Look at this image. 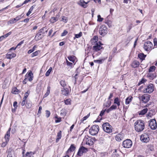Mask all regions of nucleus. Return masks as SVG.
<instances>
[{
  "label": "nucleus",
  "instance_id": "412c9836",
  "mask_svg": "<svg viewBox=\"0 0 157 157\" xmlns=\"http://www.w3.org/2000/svg\"><path fill=\"white\" fill-rule=\"evenodd\" d=\"M62 94L65 96H67L69 93V90L68 88H63L61 90Z\"/></svg>",
  "mask_w": 157,
  "mask_h": 157
},
{
  "label": "nucleus",
  "instance_id": "3c124183",
  "mask_svg": "<svg viewBox=\"0 0 157 157\" xmlns=\"http://www.w3.org/2000/svg\"><path fill=\"white\" fill-rule=\"evenodd\" d=\"M132 24H131L128 26L127 28V32H128L130 31V29L132 28Z\"/></svg>",
  "mask_w": 157,
  "mask_h": 157
},
{
  "label": "nucleus",
  "instance_id": "dca6fc26",
  "mask_svg": "<svg viewBox=\"0 0 157 157\" xmlns=\"http://www.w3.org/2000/svg\"><path fill=\"white\" fill-rule=\"evenodd\" d=\"M90 1H88L87 2H86L84 0H80L78 3V4L84 8H86L87 7L86 5L88 4Z\"/></svg>",
  "mask_w": 157,
  "mask_h": 157
},
{
  "label": "nucleus",
  "instance_id": "ddd939ff",
  "mask_svg": "<svg viewBox=\"0 0 157 157\" xmlns=\"http://www.w3.org/2000/svg\"><path fill=\"white\" fill-rule=\"evenodd\" d=\"M22 14L20 15H19L17 16L16 17L10 19V21L8 22V25L13 24L17 22V21L20 19L23 16H22Z\"/></svg>",
  "mask_w": 157,
  "mask_h": 157
},
{
  "label": "nucleus",
  "instance_id": "f03ea898",
  "mask_svg": "<svg viewBox=\"0 0 157 157\" xmlns=\"http://www.w3.org/2000/svg\"><path fill=\"white\" fill-rule=\"evenodd\" d=\"M102 127L103 130L106 133H109L112 132V127L108 123H104L102 125Z\"/></svg>",
  "mask_w": 157,
  "mask_h": 157
},
{
  "label": "nucleus",
  "instance_id": "f8f14e48",
  "mask_svg": "<svg viewBox=\"0 0 157 157\" xmlns=\"http://www.w3.org/2000/svg\"><path fill=\"white\" fill-rule=\"evenodd\" d=\"M150 96L148 94H144L141 96L140 99L143 102L147 103L150 100Z\"/></svg>",
  "mask_w": 157,
  "mask_h": 157
},
{
  "label": "nucleus",
  "instance_id": "4be33fe9",
  "mask_svg": "<svg viewBox=\"0 0 157 157\" xmlns=\"http://www.w3.org/2000/svg\"><path fill=\"white\" fill-rule=\"evenodd\" d=\"M59 17V14H57L55 17H52L50 20V22L52 23H55L58 20Z\"/></svg>",
  "mask_w": 157,
  "mask_h": 157
},
{
  "label": "nucleus",
  "instance_id": "7ed1b4c3",
  "mask_svg": "<svg viewBox=\"0 0 157 157\" xmlns=\"http://www.w3.org/2000/svg\"><path fill=\"white\" fill-rule=\"evenodd\" d=\"M99 131V127L98 125H93L89 129V133L92 135H95Z\"/></svg>",
  "mask_w": 157,
  "mask_h": 157
},
{
  "label": "nucleus",
  "instance_id": "6e6d98bb",
  "mask_svg": "<svg viewBox=\"0 0 157 157\" xmlns=\"http://www.w3.org/2000/svg\"><path fill=\"white\" fill-rule=\"evenodd\" d=\"M55 118H57V120L55 121L56 123L59 122L61 121V117L58 118L57 117H56Z\"/></svg>",
  "mask_w": 157,
  "mask_h": 157
},
{
  "label": "nucleus",
  "instance_id": "2eb2a0df",
  "mask_svg": "<svg viewBox=\"0 0 157 157\" xmlns=\"http://www.w3.org/2000/svg\"><path fill=\"white\" fill-rule=\"evenodd\" d=\"M87 151V149L82 146L80 147L78 150L77 153V155H78L81 156L82 155L83 153L86 152Z\"/></svg>",
  "mask_w": 157,
  "mask_h": 157
},
{
  "label": "nucleus",
  "instance_id": "680f3d73",
  "mask_svg": "<svg viewBox=\"0 0 157 157\" xmlns=\"http://www.w3.org/2000/svg\"><path fill=\"white\" fill-rule=\"evenodd\" d=\"M28 81V78H26L25 76V78L23 81V83L24 84H25L27 83V82Z\"/></svg>",
  "mask_w": 157,
  "mask_h": 157
},
{
  "label": "nucleus",
  "instance_id": "f3484780",
  "mask_svg": "<svg viewBox=\"0 0 157 157\" xmlns=\"http://www.w3.org/2000/svg\"><path fill=\"white\" fill-rule=\"evenodd\" d=\"M25 76L26 78H28V81L30 82L31 81L33 80V74L31 71L26 74Z\"/></svg>",
  "mask_w": 157,
  "mask_h": 157
},
{
  "label": "nucleus",
  "instance_id": "c9c22d12",
  "mask_svg": "<svg viewBox=\"0 0 157 157\" xmlns=\"http://www.w3.org/2000/svg\"><path fill=\"white\" fill-rule=\"evenodd\" d=\"M30 93V91L29 90H28L27 92L25 93V94L24 96L23 99H24V100H26V98L29 95Z\"/></svg>",
  "mask_w": 157,
  "mask_h": 157
},
{
  "label": "nucleus",
  "instance_id": "49530a36",
  "mask_svg": "<svg viewBox=\"0 0 157 157\" xmlns=\"http://www.w3.org/2000/svg\"><path fill=\"white\" fill-rule=\"evenodd\" d=\"M119 156V155L117 152V150H115V151L113 152V153L112 155L113 157H118Z\"/></svg>",
  "mask_w": 157,
  "mask_h": 157
},
{
  "label": "nucleus",
  "instance_id": "4d7b16f0",
  "mask_svg": "<svg viewBox=\"0 0 157 157\" xmlns=\"http://www.w3.org/2000/svg\"><path fill=\"white\" fill-rule=\"evenodd\" d=\"M90 113H89L87 115L84 117L82 119V121H84L86 120L90 116Z\"/></svg>",
  "mask_w": 157,
  "mask_h": 157
},
{
  "label": "nucleus",
  "instance_id": "a18cd8bd",
  "mask_svg": "<svg viewBox=\"0 0 157 157\" xmlns=\"http://www.w3.org/2000/svg\"><path fill=\"white\" fill-rule=\"evenodd\" d=\"M71 100L70 99H67L66 100L64 101V103L65 104L68 105L71 104Z\"/></svg>",
  "mask_w": 157,
  "mask_h": 157
},
{
  "label": "nucleus",
  "instance_id": "9d476101",
  "mask_svg": "<svg viewBox=\"0 0 157 157\" xmlns=\"http://www.w3.org/2000/svg\"><path fill=\"white\" fill-rule=\"evenodd\" d=\"M83 143L89 146L92 145L93 144V142L92 139L90 138L87 136H86L84 137L83 140Z\"/></svg>",
  "mask_w": 157,
  "mask_h": 157
},
{
  "label": "nucleus",
  "instance_id": "7c9ffc66",
  "mask_svg": "<svg viewBox=\"0 0 157 157\" xmlns=\"http://www.w3.org/2000/svg\"><path fill=\"white\" fill-rule=\"evenodd\" d=\"M133 98L132 97H129L126 98L125 100V104L127 105L129 104L132 100Z\"/></svg>",
  "mask_w": 157,
  "mask_h": 157
},
{
  "label": "nucleus",
  "instance_id": "bb28decb",
  "mask_svg": "<svg viewBox=\"0 0 157 157\" xmlns=\"http://www.w3.org/2000/svg\"><path fill=\"white\" fill-rule=\"evenodd\" d=\"M148 109L147 108L143 109L142 110L138 112V114L139 115H143L146 113Z\"/></svg>",
  "mask_w": 157,
  "mask_h": 157
},
{
  "label": "nucleus",
  "instance_id": "09e8293b",
  "mask_svg": "<svg viewBox=\"0 0 157 157\" xmlns=\"http://www.w3.org/2000/svg\"><path fill=\"white\" fill-rule=\"evenodd\" d=\"M82 32H80L79 34H76L75 35V37L76 38H79L81 36H82Z\"/></svg>",
  "mask_w": 157,
  "mask_h": 157
},
{
  "label": "nucleus",
  "instance_id": "4468645a",
  "mask_svg": "<svg viewBox=\"0 0 157 157\" xmlns=\"http://www.w3.org/2000/svg\"><path fill=\"white\" fill-rule=\"evenodd\" d=\"M93 47V49L96 52L100 50L102 48L101 45H103L100 42L96 43Z\"/></svg>",
  "mask_w": 157,
  "mask_h": 157
},
{
  "label": "nucleus",
  "instance_id": "4c0bfd02",
  "mask_svg": "<svg viewBox=\"0 0 157 157\" xmlns=\"http://www.w3.org/2000/svg\"><path fill=\"white\" fill-rule=\"evenodd\" d=\"M34 7L33 6H32L30 7V8L29 10V11L26 14L27 16H28L30 14V13H32V11L33 10Z\"/></svg>",
  "mask_w": 157,
  "mask_h": 157
},
{
  "label": "nucleus",
  "instance_id": "b1692460",
  "mask_svg": "<svg viewBox=\"0 0 157 157\" xmlns=\"http://www.w3.org/2000/svg\"><path fill=\"white\" fill-rule=\"evenodd\" d=\"M123 135L121 134H119L117 135L115 137L116 140L118 141H121L123 139Z\"/></svg>",
  "mask_w": 157,
  "mask_h": 157
},
{
  "label": "nucleus",
  "instance_id": "a878e982",
  "mask_svg": "<svg viewBox=\"0 0 157 157\" xmlns=\"http://www.w3.org/2000/svg\"><path fill=\"white\" fill-rule=\"evenodd\" d=\"M62 132L61 131H59L57 134V138L56 140V143H58L59 140L61 139L62 137Z\"/></svg>",
  "mask_w": 157,
  "mask_h": 157
},
{
  "label": "nucleus",
  "instance_id": "c756f323",
  "mask_svg": "<svg viewBox=\"0 0 157 157\" xmlns=\"http://www.w3.org/2000/svg\"><path fill=\"white\" fill-rule=\"evenodd\" d=\"M68 59L74 63L75 60L76 59V57L74 56H69L67 57Z\"/></svg>",
  "mask_w": 157,
  "mask_h": 157
},
{
  "label": "nucleus",
  "instance_id": "c85d7f7f",
  "mask_svg": "<svg viewBox=\"0 0 157 157\" xmlns=\"http://www.w3.org/2000/svg\"><path fill=\"white\" fill-rule=\"evenodd\" d=\"M76 148V147L74 144H72L71 145L70 147L68 149L67 151V152H69V151L71 152L74 151L75 150Z\"/></svg>",
  "mask_w": 157,
  "mask_h": 157
},
{
  "label": "nucleus",
  "instance_id": "6ab92c4d",
  "mask_svg": "<svg viewBox=\"0 0 157 157\" xmlns=\"http://www.w3.org/2000/svg\"><path fill=\"white\" fill-rule=\"evenodd\" d=\"M44 36V35L42 33L38 32L36 35L35 37V39L36 40H38L42 38Z\"/></svg>",
  "mask_w": 157,
  "mask_h": 157
},
{
  "label": "nucleus",
  "instance_id": "864d4df0",
  "mask_svg": "<svg viewBox=\"0 0 157 157\" xmlns=\"http://www.w3.org/2000/svg\"><path fill=\"white\" fill-rule=\"evenodd\" d=\"M62 21L66 23L67 21V19L66 17L64 16H63L62 18Z\"/></svg>",
  "mask_w": 157,
  "mask_h": 157
},
{
  "label": "nucleus",
  "instance_id": "aec40b11",
  "mask_svg": "<svg viewBox=\"0 0 157 157\" xmlns=\"http://www.w3.org/2000/svg\"><path fill=\"white\" fill-rule=\"evenodd\" d=\"M140 62L139 61L136 60H134L131 64V66L133 68H135L138 67L140 65Z\"/></svg>",
  "mask_w": 157,
  "mask_h": 157
},
{
  "label": "nucleus",
  "instance_id": "393cba45",
  "mask_svg": "<svg viewBox=\"0 0 157 157\" xmlns=\"http://www.w3.org/2000/svg\"><path fill=\"white\" fill-rule=\"evenodd\" d=\"M98 37L97 36H94L90 40V42L92 44H95L96 43H98Z\"/></svg>",
  "mask_w": 157,
  "mask_h": 157
},
{
  "label": "nucleus",
  "instance_id": "2f4dec72",
  "mask_svg": "<svg viewBox=\"0 0 157 157\" xmlns=\"http://www.w3.org/2000/svg\"><path fill=\"white\" fill-rule=\"evenodd\" d=\"M51 89V87L49 86H48L47 88V90L46 93L44 95V97H47L50 94V90Z\"/></svg>",
  "mask_w": 157,
  "mask_h": 157
},
{
  "label": "nucleus",
  "instance_id": "ea45409f",
  "mask_svg": "<svg viewBox=\"0 0 157 157\" xmlns=\"http://www.w3.org/2000/svg\"><path fill=\"white\" fill-rule=\"evenodd\" d=\"M155 69V67L154 66H152L150 67L149 69V72H153L154 71Z\"/></svg>",
  "mask_w": 157,
  "mask_h": 157
},
{
  "label": "nucleus",
  "instance_id": "8fccbe9b",
  "mask_svg": "<svg viewBox=\"0 0 157 157\" xmlns=\"http://www.w3.org/2000/svg\"><path fill=\"white\" fill-rule=\"evenodd\" d=\"M11 32H9L8 33L6 34L5 35H4L2 36H3V38H4V39L6 38L8 36L10 35L11 34Z\"/></svg>",
  "mask_w": 157,
  "mask_h": 157
},
{
  "label": "nucleus",
  "instance_id": "e2e57ef3",
  "mask_svg": "<svg viewBox=\"0 0 157 157\" xmlns=\"http://www.w3.org/2000/svg\"><path fill=\"white\" fill-rule=\"evenodd\" d=\"M67 32L66 30H64L63 32L61 34V36H64L66 35L67 34Z\"/></svg>",
  "mask_w": 157,
  "mask_h": 157
},
{
  "label": "nucleus",
  "instance_id": "79ce46f5",
  "mask_svg": "<svg viewBox=\"0 0 157 157\" xmlns=\"http://www.w3.org/2000/svg\"><path fill=\"white\" fill-rule=\"evenodd\" d=\"M111 104V102L110 101H108L106 103L104 104V106L106 107H108L110 106Z\"/></svg>",
  "mask_w": 157,
  "mask_h": 157
},
{
  "label": "nucleus",
  "instance_id": "0eeeda50",
  "mask_svg": "<svg viewBox=\"0 0 157 157\" xmlns=\"http://www.w3.org/2000/svg\"><path fill=\"white\" fill-rule=\"evenodd\" d=\"M140 139L143 142L146 143L148 142L150 140L149 135L146 133L142 134L140 136Z\"/></svg>",
  "mask_w": 157,
  "mask_h": 157
},
{
  "label": "nucleus",
  "instance_id": "1a4fd4ad",
  "mask_svg": "<svg viewBox=\"0 0 157 157\" xmlns=\"http://www.w3.org/2000/svg\"><path fill=\"white\" fill-rule=\"evenodd\" d=\"M149 126H150L151 128L153 130H155L157 128V124L155 119H152L149 121Z\"/></svg>",
  "mask_w": 157,
  "mask_h": 157
},
{
  "label": "nucleus",
  "instance_id": "338daca9",
  "mask_svg": "<svg viewBox=\"0 0 157 157\" xmlns=\"http://www.w3.org/2000/svg\"><path fill=\"white\" fill-rule=\"evenodd\" d=\"M44 28H43L41 29L40 30H39L38 32L41 33H42L43 34V33H44Z\"/></svg>",
  "mask_w": 157,
  "mask_h": 157
},
{
  "label": "nucleus",
  "instance_id": "58836bf2",
  "mask_svg": "<svg viewBox=\"0 0 157 157\" xmlns=\"http://www.w3.org/2000/svg\"><path fill=\"white\" fill-rule=\"evenodd\" d=\"M61 86L63 87H65L66 85V83L64 80H62L60 82Z\"/></svg>",
  "mask_w": 157,
  "mask_h": 157
},
{
  "label": "nucleus",
  "instance_id": "774afa93",
  "mask_svg": "<svg viewBox=\"0 0 157 157\" xmlns=\"http://www.w3.org/2000/svg\"><path fill=\"white\" fill-rule=\"evenodd\" d=\"M154 46H157V40L155 39L154 40Z\"/></svg>",
  "mask_w": 157,
  "mask_h": 157
},
{
  "label": "nucleus",
  "instance_id": "13d9d810",
  "mask_svg": "<svg viewBox=\"0 0 157 157\" xmlns=\"http://www.w3.org/2000/svg\"><path fill=\"white\" fill-rule=\"evenodd\" d=\"M117 108V106L116 105H113L110 107L112 110L113 109H116Z\"/></svg>",
  "mask_w": 157,
  "mask_h": 157
},
{
  "label": "nucleus",
  "instance_id": "052dcab7",
  "mask_svg": "<svg viewBox=\"0 0 157 157\" xmlns=\"http://www.w3.org/2000/svg\"><path fill=\"white\" fill-rule=\"evenodd\" d=\"M106 111V109L102 110L99 116L101 117H102L104 114L105 111Z\"/></svg>",
  "mask_w": 157,
  "mask_h": 157
},
{
  "label": "nucleus",
  "instance_id": "de8ad7c7",
  "mask_svg": "<svg viewBox=\"0 0 157 157\" xmlns=\"http://www.w3.org/2000/svg\"><path fill=\"white\" fill-rule=\"evenodd\" d=\"M103 19V18H101L100 15H99L98 16L97 21H98L101 22L102 21Z\"/></svg>",
  "mask_w": 157,
  "mask_h": 157
},
{
  "label": "nucleus",
  "instance_id": "0e129e2a",
  "mask_svg": "<svg viewBox=\"0 0 157 157\" xmlns=\"http://www.w3.org/2000/svg\"><path fill=\"white\" fill-rule=\"evenodd\" d=\"M26 100H24V99H23V101L21 102V105L22 106H24L26 104H25V101Z\"/></svg>",
  "mask_w": 157,
  "mask_h": 157
},
{
  "label": "nucleus",
  "instance_id": "5fc2aeb1",
  "mask_svg": "<svg viewBox=\"0 0 157 157\" xmlns=\"http://www.w3.org/2000/svg\"><path fill=\"white\" fill-rule=\"evenodd\" d=\"M13 152V151H9L8 152V155L7 157H12V153Z\"/></svg>",
  "mask_w": 157,
  "mask_h": 157
},
{
  "label": "nucleus",
  "instance_id": "f257e3e1",
  "mask_svg": "<svg viewBox=\"0 0 157 157\" xmlns=\"http://www.w3.org/2000/svg\"><path fill=\"white\" fill-rule=\"evenodd\" d=\"M135 128L137 132L142 131L145 127V123L144 121L139 120L137 121L135 123Z\"/></svg>",
  "mask_w": 157,
  "mask_h": 157
},
{
  "label": "nucleus",
  "instance_id": "c03bdc74",
  "mask_svg": "<svg viewBox=\"0 0 157 157\" xmlns=\"http://www.w3.org/2000/svg\"><path fill=\"white\" fill-rule=\"evenodd\" d=\"M32 104L30 102H26L25 104V106L27 108H30L32 106Z\"/></svg>",
  "mask_w": 157,
  "mask_h": 157
},
{
  "label": "nucleus",
  "instance_id": "cd10ccee",
  "mask_svg": "<svg viewBox=\"0 0 157 157\" xmlns=\"http://www.w3.org/2000/svg\"><path fill=\"white\" fill-rule=\"evenodd\" d=\"M147 76L150 79H153L156 77V74L155 73H152L149 72L147 75Z\"/></svg>",
  "mask_w": 157,
  "mask_h": 157
},
{
  "label": "nucleus",
  "instance_id": "603ef678",
  "mask_svg": "<svg viewBox=\"0 0 157 157\" xmlns=\"http://www.w3.org/2000/svg\"><path fill=\"white\" fill-rule=\"evenodd\" d=\"M50 115V113L49 111L47 110L46 111V117L48 118V117Z\"/></svg>",
  "mask_w": 157,
  "mask_h": 157
},
{
  "label": "nucleus",
  "instance_id": "69168bd1",
  "mask_svg": "<svg viewBox=\"0 0 157 157\" xmlns=\"http://www.w3.org/2000/svg\"><path fill=\"white\" fill-rule=\"evenodd\" d=\"M13 105L15 109H17V102L16 101H14L13 103Z\"/></svg>",
  "mask_w": 157,
  "mask_h": 157
},
{
  "label": "nucleus",
  "instance_id": "20e7f679",
  "mask_svg": "<svg viewBox=\"0 0 157 157\" xmlns=\"http://www.w3.org/2000/svg\"><path fill=\"white\" fill-rule=\"evenodd\" d=\"M154 90V85L152 84H149L143 90L144 93H151Z\"/></svg>",
  "mask_w": 157,
  "mask_h": 157
},
{
  "label": "nucleus",
  "instance_id": "a19ab883",
  "mask_svg": "<svg viewBox=\"0 0 157 157\" xmlns=\"http://www.w3.org/2000/svg\"><path fill=\"white\" fill-rule=\"evenodd\" d=\"M52 68L51 67H50L49 69L48 70V71H47V72H46V73L45 74L46 76H48L49 75L50 73V72L51 71H52Z\"/></svg>",
  "mask_w": 157,
  "mask_h": 157
},
{
  "label": "nucleus",
  "instance_id": "72a5a7b5",
  "mask_svg": "<svg viewBox=\"0 0 157 157\" xmlns=\"http://www.w3.org/2000/svg\"><path fill=\"white\" fill-rule=\"evenodd\" d=\"M114 103L117 104L118 106L120 105V101L118 98L116 97L115 98Z\"/></svg>",
  "mask_w": 157,
  "mask_h": 157
},
{
  "label": "nucleus",
  "instance_id": "6e6552de",
  "mask_svg": "<svg viewBox=\"0 0 157 157\" xmlns=\"http://www.w3.org/2000/svg\"><path fill=\"white\" fill-rule=\"evenodd\" d=\"M123 145L124 148H130L132 145V141L129 139H127L125 140L123 142Z\"/></svg>",
  "mask_w": 157,
  "mask_h": 157
},
{
  "label": "nucleus",
  "instance_id": "f704fd0d",
  "mask_svg": "<svg viewBox=\"0 0 157 157\" xmlns=\"http://www.w3.org/2000/svg\"><path fill=\"white\" fill-rule=\"evenodd\" d=\"M18 92V90L16 87H13L12 89V93L13 94H17Z\"/></svg>",
  "mask_w": 157,
  "mask_h": 157
},
{
  "label": "nucleus",
  "instance_id": "473e14b6",
  "mask_svg": "<svg viewBox=\"0 0 157 157\" xmlns=\"http://www.w3.org/2000/svg\"><path fill=\"white\" fill-rule=\"evenodd\" d=\"M146 56L144 54V53H141L138 54V57L141 60H143L144 59Z\"/></svg>",
  "mask_w": 157,
  "mask_h": 157
},
{
  "label": "nucleus",
  "instance_id": "39448f33",
  "mask_svg": "<svg viewBox=\"0 0 157 157\" xmlns=\"http://www.w3.org/2000/svg\"><path fill=\"white\" fill-rule=\"evenodd\" d=\"M153 47V44L149 41L145 42L144 45V49L147 51H151Z\"/></svg>",
  "mask_w": 157,
  "mask_h": 157
},
{
  "label": "nucleus",
  "instance_id": "5701e85b",
  "mask_svg": "<svg viewBox=\"0 0 157 157\" xmlns=\"http://www.w3.org/2000/svg\"><path fill=\"white\" fill-rule=\"evenodd\" d=\"M16 56V54L14 53H8L6 54V57L7 59H11L15 57Z\"/></svg>",
  "mask_w": 157,
  "mask_h": 157
},
{
  "label": "nucleus",
  "instance_id": "a211bd4d",
  "mask_svg": "<svg viewBox=\"0 0 157 157\" xmlns=\"http://www.w3.org/2000/svg\"><path fill=\"white\" fill-rule=\"evenodd\" d=\"M155 113V112L154 109L150 110L146 114V117L147 118L149 119L150 118H151Z\"/></svg>",
  "mask_w": 157,
  "mask_h": 157
},
{
  "label": "nucleus",
  "instance_id": "9b49d317",
  "mask_svg": "<svg viewBox=\"0 0 157 157\" xmlns=\"http://www.w3.org/2000/svg\"><path fill=\"white\" fill-rule=\"evenodd\" d=\"M107 28L104 25L101 26L99 30L100 34L102 36H105L107 33Z\"/></svg>",
  "mask_w": 157,
  "mask_h": 157
},
{
  "label": "nucleus",
  "instance_id": "423d86ee",
  "mask_svg": "<svg viewBox=\"0 0 157 157\" xmlns=\"http://www.w3.org/2000/svg\"><path fill=\"white\" fill-rule=\"evenodd\" d=\"M11 128H9L8 130L7 131L6 134L5 136V139L6 141L5 142H3L2 144V147H5L8 142L9 140V137L10 135V132Z\"/></svg>",
  "mask_w": 157,
  "mask_h": 157
},
{
  "label": "nucleus",
  "instance_id": "bf43d9fd",
  "mask_svg": "<svg viewBox=\"0 0 157 157\" xmlns=\"http://www.w3.org/2000/svg\"><path fill=\"white\" fill-rule=\"evenodd\" d=\"M146 81V80L144 78L142 79L141 81H140L139 83V84H140L142 83H143Z\"/></svg>",
  "mask_w": 157,
  "mask_h": 157
},
{
  "label": "nucleus",
  "instance_id": "37998d69",
  "mask_svg": "<svg viewBox=\"0 0 157 157\" xmlns=\"http://www.w3.org/2000/svg\"><path fill=\"white\" fill-rule=\"evenodd\" d=\"M104 59H102L100 60H94V62L95 63H101L104 60Z\"/></svg>",
  "mask_w": 157,
  "mask_h": 157
},
{
  "label": "nucleus",
  "instance_id": "e433bc0d",
  "mask_svg": "<svg viewBox=\"0 0 157 157\" xmlns=\"http://www.w3.org/2000/svg\"><path fill=\"white\" fill-rule=\"evenodd\" d=\"M40 52V51L39 50H38L37 51H36L35 52L33 53L31 55V57H34L35 56H37L39 53Z\"/></svg>",
  "mask_w": 157,
  "mask_h": 157
}]
</instances>
